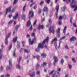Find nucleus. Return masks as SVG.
<instances>
[{
  "label": "nucleus",
  "mask_w": 77,
  "mask_h": 77,
  "mask_svg": "<svg viewBox=\"0 0 77 77\" xmlns=\"http://www.w3.org/2000/svg\"><path fill=\"white\" fill-rule=\"evenodd\" d=\"M57 41V38L55 37L54 39H53L52 41H51V42H53L54 41Z\"/></svg>",
  "instance_id": "nucleus-27"
},
{
  "label": "nucleus",
  "mask_w": 77,
  "mask_h": 77,
  "mask_svg": "<svg viewBox=\"0 0 77 77\" xmlns=\"http://www.w3.org/2000/svg\"><path fill=\"white\" fill-rule=\"evenodd\" d=\"M75 39H76V38H75V37H72L70 38V41H73Z\"/></svg>",
  "instance_id": "nucleus-14"
},
{
  "label": "nucleus",
  "mask_w": 77,
  "mask_h": 77,
  "mask_svg": "<svg viewBox=\"0 0 77 77\" xmlns=\"http://www.w3.org/2000/svg\"><path fill=\"white\" fill-rule=\"evenodd\" d=\"M17 45L18 48H20V42H17Z\"/></svg>",
  "instance_id": "nucleus-29"
},
{
  "label": "nucleus",
  "mask_w": 77,
  "mask_h": 77,
  "mask_svg": "<svg viewBox=\"0 0 77 77\" xmlns=\"http://www.w3.org/2000/svg\"><path fill=\"white\" fill-rule=\"evenodd\" d=\"M41 10L40 9L39 10H38V14H41Z\"/></svg>",
  "instance_id": "nucleus-52"
},
{
  "label": "nucleus",
  "mask_w": 77,
  "mask_h": 77,
  "mask_svg": "<svg viewBox=\"0 0 77 77\" xmlns=\"http://www.w3.org/2000/svg\"><path fill=\"white\" fill-rule=\"evenodd\" d=\"M63 63H64V60H63V59H62L61 60L60 63L62 65H63Z\"/></svg>",
  "instance_id": "nucleus-25"
},
{
  "label": "nucleus",
  "mask_w": 77,
  "mask_h": 77,
  "mask_svg": "<svg viewBox=\"0 0 77 77\" xmlns=\"http://www.w3.org/2000/svg\"><path fill=\"white\" fill-rule=\"evenodd\" d=\"M59 5H58V6H57L56 7V9L57 10V13L56 15L57 17V14H58V12L59 11Z\"/></svg>",
  "instance_id": "nucleus-11"
},
{
  "label": "nucleus",
  "mask_w": 77,
  "mask_h": 77,
  "mask_svg": "<svg viewBox=\"0 0 77 77\" xmlns=\"http://www.w3.org/2000/svg\"><path fill=\"white\" fill-rule=\"evenodd\" d=\"M61 42H59V45H58V48H60V44H61Z\"/></svg>",
  "instance_id": "nucleus-43"
},
{
  "label": "nucleus",
  "mask_w": 77,
  "mask_h": 77,
  "mask_svg": "<svg viewBox=\"0 0 77 77\" xmlns=\"http://www.w3.org/2000/svg\"><path fill=\"white\" fill-rule=\"evenodd\" d=\"M65 38H66V36H64L61 38L60 40H62V39H65Z\"/></svg>",
  "instance_id": "nucleus-36"
},
{
  "label": "nucleus",
  "mask_w": 77,
  "mask_h": 77,
  "mask_svg": "<svg viewBox=\"0 0 77 77\" xmlns=\"http://www.w3.org/2000/svg\"><path fill=\"white\" fill-rule=\"evenodd\" d=\"M17 2H18V0H14L13 4H14V5H15V4H16L17 3Z\"/></svg>",
  "instance_id": "nucleus-35"
},
{
  "label": "nucleus",
  "mask_w": 77,
  "mask_h": 77,
  "mask_svg": "<svg viewBox=\"0 0 77 77\" xmlns=\"http://www.w3.org/2000/svg\"><path fill=\"white\" fill-rule=\"evenodd\" d=\"M12 17V14H10L8 16V17L9 18H11V17Z\"/></svg>",
  "instance_id": "nucleus-55"
},
{
  "label": "nucleus",
  "mask_w": 77,
  "mask_h": 77,
  "mask_svg": "<svg viewBox=\"0 0 77 77\" xmlns=\"http://www.w3.org/2000/svg\"><path fill=\"white\" fill-rule=\"evenodd\" d=\"M11 32H9L7 35V36L6 37V38H7L8 39V38H9V36H11Z\"/></svg>",
  "instance_id": "nucleus-20"
},
{
  "label": "nucleus",
  "mask_w": 77,
  "mask_h": 77,
  "mask_svg": "<svg viewBox=\"0 0 77 77\" xmlns=\"http://www.w3.org/2000/svg\"><path fill=\"white\" fill-rule=\"evenodd\" d=\"M31 35L32 36H33L34 37H35V33H33Z\"/></svg>",
  "instance_id": "nucleus-46"
},
{
  "label": "nucleus",
  "mask_w": 77,
  "mask_h": 77,
  "mask_svg": "<svg viewBox=\"0 0 77 77\" xmlns=\"http://www.w3.org/2000/svg\"><path fill=\"white\" fill-rule=\"evenodd\" d=\"M72 18L71 17L70 18V22L71 24H72Z\"/></svg>",
  "instance_id": "nucleus-54"
},
{
  "label": "nucleus",
  "mask_w": 77,
  "mask_h": 77,
  "mask_svg": "<svg viewBox=\"0 0 77 77\" xmlns=\"http://www.w3.org/2000/svg\"><path fill=\"white\" fill-rule=\"evenodd\" d=\"M49 40V38L47 37L46 39L44 40L42 43H40L38 44V48H44V44L45 43V41H46V43H48Z\"/></svg>",
  "instance_id": "nucleus-1"
},
{
  "label": "nucleus",
  "mask_w": 77,
  "mask_h": 77,
  "mask_svg": "<svg viewBox=\"0 0 77 77\" xmlns=\"http://www.w3.org/2000/svg\"><path fill=\"white\" fill-rule=\"evenodd\" d=\"M46 56H47V55L44 53H43L41 54V56L43 57V58H45V57H46Z\"/></svg>",
  "instance_id": "nucleus-18"
},
{
  "label": "nucleus",
  "mask_w": 77,
  "mask_h": 77,
  "mask_svg": "<svg viewBox=\"0 0 77 77\" xmlns=\"http://www.w3.org/2000/svg\"><path fill=\"white\" fill-rule=\"evenodd\" d=\"M17 38H18V37H16L15 38L13 39V41L14 42H17Z\"/></svg>",
  "instance_id": "nucleus-19"
},
{
  "label": "nucleus",
  "mask_w": 77,
  "mask_h": 77,
  "mask_svg": "<svg viewBox=\"0 0 77 77\" xmlns=\"http://www.w3.org/2000/svg\"><path fill=\"white\" fill-rule=\"evenodd\" d=\"M9 66L7 67L6 70L8 71L9 69H10L12 67V60H10L9 61Z\"/></svg>",
  "instance_id": "nucleus-2"
},
{
  "label": "nucleus",
  "mask_w": 77,
  "mask_h": 77,
  "mask_svg": "<svg viewBox=\"0 0 77 77\" xmlns=\"http://www.w3.org/2000/svg\"><path fill=\"white\" fill-rule=\"evenodd\" d=\"M63 18V17H62V16H60L59 18V20H62V19Z\"/></svg>",
  "instance_id": "nucleus-62"
},
{
  "label": "nucleus",
  "mask_w": 77,
  "mask_h": 77,
  "mask_svg": "<svg viewBox=\"0 0 77 77\" xmlns=\"http://www.w3.org/2000/svg\"><path fill=\"white\" fill-rule=\"evenodd\" d=\"M36 73L37 75H39V74H40V72L39 71H37Z\"/></svg>",
  "instance_id": "nucleus-53"
},
{
  "label": "nucleus",
  "mask_w": 77,
  "mask_h": 77,
  "mask_svg": "<svg viewBox=\"0 0 77 77\" xmlns=\"http://www.w3.org/2000/svg\"><path fill=\"white\" fill-rule=\"evenodd\" d=\"M10 74H7V75L6 77H10Z\"/></svg>",
  "instance_id": "nucleus-57"
},
{
  "label": "nucleus",
  "mask_w": 77,
  "mask_h": 77,
  "mask_svg": "<svg viewBox=\"0 0 77 77\" xmlns=\"http://www.w3.org/2000/svg\"><path fill=\"white\" fill-rule=\"evenodd\" d=\"M36 22H37V20H35L34 23L33 25H35V24H36Z\"/></svg>",
  "instance_id": "nucleus-59"
},
{
  "label": "nucleus",
  "mask_w": 77,
  "mask_h": 77,
  "mask_svg": "<svg viewBox=\"0 0 77 77\" xmlns=\"http://www.w3.org/2000/svg\"><path fill=\"white\" fill-rule=\"evenodd\" d=\"M16 9V7H15L11 11L12 14V13H14V12H15V11Z\"/></svg>",
  "instance_id": "nucleus-26"
},
{
  "label": "nucleus",
  "mask_w": 77,
  "mask_h": 77,
  "mask_svg": "<svg viewBox=\"0 0 77 77\" xmlns=\"http://www.w3.org/2000/svg\"><path fill=\"white\" fill-rule=\"evenodd\" d=\"M65 48L66 49H67V50H69V48L68 46V45H66L65 46Z\"/></svg>",
  "instance_id": "nucleus-37"
},
{
  "label": "nucleus",
  "mask_w": 77,
  "mask_h": 77,
  "mask_svg": "<svg viewBox=\"0 0 77 77\" xmlns=\"http://www.w3.org/2000/svg\"><path fill=\"white\" fill-rule=\"evenodd\" d=\"M13 56L15 57H17V55H16V54H15V51H14V52Z\"/></svg>",
  "instance_id": "nucleus-24"
},
{
  "label": "nucleus",
  "mask_w": 77,
  "mask_h": 77,
  "mask_svg": "<svg viewBox=\"0 0 77 77\" xmlns=\"http://www.w3.org/2000/svg\"><path fill=\"white\" fill-rule=\"evenodd\" d=\"M54 26H52L51 27L49 28V33H53V34H54V32L55 31H54Z\"/></svg>",
  "instance_id": "nucleus-3"
},
{
  "label": "nucleus",
  "mask_w": 77,
  "mask_h": 77,
  "mask_svg": "<svg viewBox=\"0 0 77 77\" xmlns=\"http://www.w3.org/2000/svg\"><path fill=\"white\" fill-rule=\"evenodd\" d=\"M12 44H11L10 46V47L9 48V50H10L11 49V48H12Z\"/></svg>",
  "instance_id": "nucleus-56"
},
{
  "label": "nucleus",
  "mask_w": 77,
  "mask_h": 77,
  "mask_svg": "<svg viewBox=\"0 0 77 77\" xmlns=\"http://www.w3.org/2000/svg\"><path fill=\"white\" fill-rule=\"evenodd\" d=\"M20 27V25H18L16 26L15 27V30L16 31H17L18 30V28Z\"/></svg>",
  "instance_id": "nucleus-17"
},
{
  "label": "nucleus",
  "mask_w": 77,
  "mask_h": 77,
  "mask_svg": "<svg viewBox=\"0 0 77 77\" xmlns=\"http://www.w3.org/2000/svg\"><path fill=\"white\" fill-rule=\"evenodd\" d=\"M53 72H54V70L51 71V72L49 73V74L50 75L51 74H53Z\"/></svg>",
  "instance_id": "nucleus-48"
},
{
  "label": "nucleus",
  "mask_w": 77,
  "mask_h": 77,
  "mask_svg": "<svg viewBox=\"0 0 77 77\" xmlns=\"http://www.w3.org/2000/svg\"><path fill=\"white\" fill-rule=\"evenodd\" d=\"M77 10V6L75 7V9H74V11H76Z\"/></svg>",
  "instance_id": "nucleus-61"
},
{
  "label": "nucleus",
  "mask_w": 77,
  "mask_h": 77,
  "mask_svg": "<svg viewBox=\"0 0 77 77\" xmlns=\"http://www.w3.org/2000/svg\"><path fill=\"white\" fill-rule=\"evenodd\" d=\"M67 28V26H65L64 27V28L63 29V33H64V34H65V32H66V29Z\"/></svg>",
  "instance_id": "nucleus-16"
},
{
  "label": "nucleus",
  "mask_w": 77,
  "mask_h": 77,
  "mask_svg": "<svg viewBox=\"0 0 77 77\" xmlns=\"http://www.w3.org/2000/svg\"><path fill=\"white\" fill-rule=\"evenodd\" d=\"M54 45L55 47V49L57 50V43H56V42L54 43Z\"/></svg>",
  "instance_id": "nucleus-23"
},
{
  "label": "nucleus",
  "mask_w": 77,
  "mask_h": 77,
  "mask_svg": "<svg viewBox=\"0 0 77 77\" xmlns=\"http://www.w3.org/2000/svg\"><path fill=\"white\" fill-rule=\"evenodd\" d=\"M46 1L47 3L49 4L50 2V0H46Z\"/></svg>",
  "instance_id": "nucleus-42"
},
{
  "label": "nucleus",
  "mask_w": 77,
  "mask_h": 77,
  "mask_svg": "<svg viewBox=\"0 0 77 77\" xmlns=\"http://www.w3.org/2000/svg\"><path fill=\"white\" fill-rule=\"evenodd\" d=\"M59 25H61L62 24V22L60 21H59L58 23Z\"/></svg>",
  "instance_id": "nucleus-64"
},
{
  "label": "nucleus",
  "mask_w": 77,
  "mask_h": 77,
  "mask_svg": "<svg viewBox=\"0 0 77 77\" xmlns=\"http://www.w3.org/2000/svg\"><path fill=\"white\" fill-rule=\"evenodd\" d=\"M18 13H17L16 15H15L13 17V18L14 20H16L17 18H18Z\"/></svg>",
  "instance_id": "nucleus-15"
},
{
  "label": "nucleus",
  "mask_w": 77,
  "mask_h": 77,
  "mask_svg": "<svg viewBox=\"0 0 77 77\" xmlns=\"http://www.w3.org/2000/svg\"><path fill=\"white\" fill-rule=\"evenodd\" d=\"M7 38H5V43L6 45H8V40Z\"/></svg>",
  "instance_id": "nucleus-21"
},
{
  "label": "nucleus",
  "mask_w": 77,
  "mask_h": 77,
  "mask_svg": "<svg viewBox=\"0 0 77 77\" xmlns=\"http://www.w3.org/2000/svg\"><path fill=\"white\" fill-rule=\"evenodd\" d=\"M43 65L44 66H46V65H47V63H43Z\"/></svg>",
  "instance_id": "nucleus-63"
},
{
  "label": "nucleus",
  "mask_w": 77,
  "mask_h": 77,
  "mask_svg": "<svg viewBox=\"0 0 77 77\" xmlns=\"http://www.w3.org/2000/svg\"><path fill=\"white\" fill-rule=\"evenodd\" d=\"M36 8H37V5H35L34 6L33 9L35 10H36Z\"/></svg>",
  "instance_id": "nucleus-47"
},
{
  "label": "nucleus",
  "mask_w": 77,
  "mask_h": 77,
  "mask_svg": "<svg viewBox=\"0 0 77 77\" xmlns=\"http://www.w3.org/2000/svg\"><path fill=\"white\" fill-rule=\"evenodd\" d=\"M36 38H35L34 39H33L32 41V40H31V38H29V45H33L34 41H36Z\"/></svg>",
  "instance_id": "nucleus-6"
},
{
  "label": "nucleus",
  "mask_w": 77,
  "mask_h": 77,
  "mask_svg": "<svg viewBox=\"0 0 77 77\" xmlns=\"http://www.w3.org/2000/svg\"><path fill=\"white\" fill-rule=\"evenodd\" d=\"M63 19L64 20H66V15L65 14H64L63 16Z\"/></svg>",
  "instance_id": "nucleus-38"
},
{
  "label": "nucleus",
  "mask_w": 77,
  "mask_h": 77,
  "mask_svg": "<svg viewBox=\"0 0 77 77\" xmlns=\"http://www.w3.org/2000/svg\"><path fill=\"white\" fill-rule=\"evenodd\" d=\"M73 26L74 27H77V25H76V24L75 23H74L73 24Z\"/></svg>",
  "instance_id": "nucleus-58"
},
{
  "label": "nucleus",
  "mask_w": 77,
  "mask_h": 77,
  "mask_svg": "<svg viewBox=\"0 0 77 77\" xmlns=\"http://www.w3.org/2000/svg\"><path fill=\"white\" fill-rule=\"evenodd\" d=\"M54 65L56 66V63L58 61V59H57V57L55 56L54 57Z\"/></svg>",
  "instance_id": "nucleus-9"
},
{
  "label": "nucleus",
  "mask_w": 77,
  "mask_h": 77,
  "mask_svg": "<svg viewBox=\"0 0 77 77\" xmlns=\"http://www.w3.org/2000/svg\"><path fill=\"white\" fill-rule=\"evenodd\" d=\"M8 1H5L4 2V4L5 5H6V4H8Z\"/></svg>",
  "instance_id": "nucleus-51"
},
{
  "label": "nucleus",
  "mask_w": 77,
  "mask_h": 77,
  "mask_svg": "<svg viewBox=\"0 0 77 77\" xmlns=\"http://www.w3.org/2000/svg\"><path fill=\"white\" fill-rule=\"evenodd\" d=\"M48 22L49 24H51V23H52V21L50 19H49Z\"/></svg>",
  "instance_id": "nucleus-31"
},
{
  "label": "nucleus",
  "mask_w": 77,
  "mask_h": 77,
  "mask_svg": "<svg viewBox=\"0 0 77 77\" xmlns=\"http://www.w3.org/2000/svg\"><path fill=\"white\" fill-rule=\"evenodd\" d=\"M40 66L39 64H38V63L37 64V65L36 66V69H38Z\"/></svg>",
  "instance_id": "nucleus-30"
},
{
  "label": "nucleus",
  "mask_w": 77,
  "mask_h": 77,
  "mask_svg": "<svg viewBox=\"0 0 77 77\" xmlns=\"http://www.w3.org/2000/svg\"><path fill=\"white\" fill-rule=\"evenodd\" d=\"M32 14L31 16H30L29 17V20L30 19V18H32V17H33V16H34V13L33 12V11H32Z\"/></svg>",
  "instance_id": "nucleus-22"
},
{
  "label": "nucleus",
  "mask_w": 77,
  "mask_h": 77,
  "mask_svg": "<svg viewBox=\"0 0 77 77\" xmlns=\"http://www.w3.org/2000/svg\"><path fill=\"white\" fill-rule=\"evenodd\" d=\"M68 66L69 67V69H71V67H72V65H71L70 64H68Z\"/></svg>",
  "instance_id": "nucleus-39"
},
{
  "label": "nucleus",
  "mask_w": 77,
  "mask_h": 77,
  "mask_svg": "<svg viewBox=\"0 0 77 77\" xmlns=\"http://www.w3.org/2000/svg\"><path fill=\"white\" fill-rule=\"evenodd\" d=\"M60 28H59L58 29V30H57L56 32L57 33H60Z\"/></svg>",
  "instance_id": "nucleus-28"
},
{
  "label": "nucleus",
  "mask_w": 77,
  "mask_h": 77,
  "mask_svg": "<svg viewBox=\"0 0 77 77\" xmlns=\"http://www.w3.org/2000/svg\"><path fill=\"white\" fill-rule=\"evenodd\" d=\"M52 77H58L57 75H56V73H54L53 75H52Z\"/></svg>",
  "instance_id": "nucleus-32"
},
{
  "label": "nucleus",
  "mask_w": 77,
  "mask_h": 77,
  "mask_svg": "<svg viewBox=\"0 0 77 77\" xmlns=\"http://www.w3.org/2000/svg\"><path fill=\"white\" fill-rule=\"evenodd\" d=\"M30 26H31V27L29 28V30H32L33 29L32 28V25L31 24V22H30V20H29L28 21L27 23L26 26L28 27H29Z\"/></svg>",
  "instance_id": "nucleus-5"
},
{
  "label": "nucleus",
  "mask_w": 77,
  "mask_h": 77,
  "mask_svg": "<svg viewBox=\"0 0 77 77\" xmlns=\"http://www.w3.org/2000/svg\"><path fill=\"white\" fill-rule=\"evenodd\" d=\"M44 26L43 25H42L41 26L40 25H39L38 26V29L39 30H40L41 29H44Z\"/></svg>",
  "instance_id": "nucleus-13"
},
{
  "label": "nucleus",
  "mask_w": 77,
  "mask_h": 77,
  "mask_svg": "<svg viewBox=\"0 0 77 77\" xmlns=\"http://www.w3.org/2000/svg\"><path fill=\"white\" fill-rule=\"evenodd\" d=\"M35 74V72H32V74L31 73H29V75L30 77H34Z\"/></svg>",
  "instance_id": "nucleus-12"
},
{
  "label": "nucleus",
  "mask_w": 77,
  "mask_h": 77,
  "mask_svg": "<svg viewBox=\"0 0 77 77\" xmlns=\"http://www.w3.org/2000/svg\"><path fill=\"white\" fill-rule=\"evenodd\" d=\"M40 58V57L38 55L37 56V59L38 60H39V58Z\"/></svg>",
  "instance_id": "nucleus-44"
},
{
  "label": "nucleus",
  "mask_w": 77,
  "mask_h": 77,
  "mask_svg": "<svg viewBox=\"0 0 77 77\" xmlns=\"http://www.w3.org/2000/svg\"><path fill=\"white\" fill-rule=\"evenodd\" d=\"M72 61H73L74 63H75L76 61L74 59V58H73L72 59Z\"/></svg>",
  "instance_id": "nucleus-50"
},
{
  "label": "nucleus",
  "mask_w": 77,
  "mask_h": 77,
  "mask_svg": "<svg viewBox=\"0 0 77 77\" xmlns=\"http://www.w3.org/2000/svg\"><path fill=\"white\" fill-rule=\"evenodd\" d=\"M44 1H42L41 2H40V5H42L43 4H44Z\"/></svg>",
  "instance_id": "nucleus-49"
},
{
  "label": "nucleus",
  "mask_w": 77,
  "mask_h": 77,
  "mask_svg": "<svg viewBox=\"0 0 77 77\" xmlns=\"http://www.w3.org/2000/svg\"><path fill=\"white\" fill-rule=\"evenodd\" d=\"M22 17L23 20H24L26 18V15H22Z\"/></svg>",
  "instance_id": "nucleus-33"
},
{
  "label": "nucleus",
  "mask_w": 77,
  "mask_h": 77,
  "mask_svg": "<svg viewBox=\"0 0 77 77\" xmlns=\"http://www.w3.org/2000/svg\"><path fill=\"white\" fill-rule=\"evenodd\" d=\"M12 6H10L9 8H8L6 9V12H5V15H7V14H8V12H10L11 11V9L12 8Z\"/></svg>",
  "instance_id": "nucleus-7"
},
{
  "label": "nucleus",
  "mask_w": 77,
  "mask_h": 77,
  "mask_svg": "<svg viewBox=\"0 0 77 77\" xmlns=\"http://www.w3.org/2000/svg\"><path fill=\"white\" fill-rule=\"evenodd\" d=\"M43 12H48V9L47 7L45 6H44L43 9Z\"/></svg>",
  "instance_id": "nucleus-10"
},
{
  "label": "nucleus",
  "mask_w": 77,
  "mask_h": 77,
  "mask_svg": "<svg viewBox=\"0 0 77 77\" xmlns=\"http://www.w3.org/2000/svg\"><path fill=\"white\" fill-rule=\"evenodd\" d=\"M66 3L68 4L71 2V0H66Z\"/></svg>",
  "instance_id": "nucleus-40"
},
{
  "label": "nucleus",
  "mask_w": 77,
  "mask_h": 77,
  "mask_svg": "<svg viewBox=\"0 0 77 77\" xmlns=\"http://www.w3.org/2000/svg\"><path fill=\"white\" fill-rule=\"evenodd\" d=\"M26 37H28V38H30V35L29 34H27L26 35Z\"/></svg>",
  "instance_id": "nucleus-60"
},
{
  "label": "nucleus",
  "mask_w": 77,
  "mask_h": 77,
  "mask_svg": "<svg viewBox=\"0 0 77 77\" xmlns=\"http://www.w3.org/2000/svg\"><path fill=\"white\" fill-rule=\"evenodd\" d=\"M39 48H39V47H38V48L35 49L36 51V52H39Z\"/></svg>",
  "instance_id": "nucleus-34"
},
{
  "label": "nucleus",
  "mask_w": 77,
  "mask_h": 77,
  "mask_svg": "<svg viewBox=\"0 0 77 77\" xmlns=\"http://www.w3.org/2000/svg\"><path fill=\"white\" fill-rule=\"evenodd\" d=\"M21 60V57H20L19 58V64H17L16 67L18 69H21V67L20 65V62Z\"/></svg>",
  "instance_id": "nucleus-8"
},
{
  "label": "nucleus",
  "mask_w": 77,
  "mask_h": 77,
  "mask_svg": "<svg viewBox=\"0 0 77 77\" xmlns=\"http://www.w3.org/2000/svg\"><path fill=\"white\" fill-rule=\"evenodd\" d=\"M24 50L25 51V53H29V51H28V50L27 49H24Z\"/></svg>",
  "instance_id": "nucleus-41"
},
{
  "label": "nucleus",
  "mask_w": 77,
  "mask_h": 77,
  "mask_svg": "<svg viewBox=\"0 0 77 77\" xmlns=\"http://www.w3.org/2000/svg\"><path fill=\"white\" fill-rule=\"evenodd\" d=\"M75 3H77V2L75 1V0H72V2L70 3V6L72 8H74L75 7V5H74Z\"/></svg>",
  "instance_id": "nucleus-4"
},
{
  "label": "nucleus",
  "mask_w": 77,
  "mask_h": 77,
  "mask_svg": "<svg viewBox=\"0 0 77 77\" xmlns=\"http://www.w3.org/2000/svg\"><path fill=\"white\" fill-rule=\"evenodd\" d=\"M26 5H25L23 7V11H25V8H26Z\"/></svg>",
  "instance_id": "nucleus-45"
}]
</instances>
